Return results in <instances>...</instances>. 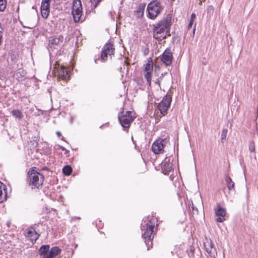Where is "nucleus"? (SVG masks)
Wrapping results in <instances>:
<instances>
[{
  "mask_svg": "<svg viewBox=\"0 0 258 258\" xmlns=\"http://www.w3.org/2000/svg\"><path fill=\"white\" fill-rule=\"evenodd\" d=\"M69 152L70 151L66 149V150H65L64 151V154L66 155L67 156H69Z\"/></svg>",
  "mask_w": 258,
  "mask_h": 258,
  "instance_id": "nucleus-38",
  "label": "nucleus"
},
{
  "mask_svg": "<svg viewBox=\"0 0 258 258\" xmlns=\"http://www.w3.org/2000/svg\"><path fill=\"white\" fill-rule=\"evenodd\" d=\"M173 53L170 48H167L161 56V60L166 67L170 66L172 62Z\"/></svg>",
  "mask_w": 258,
  "mask_h": 258,
  "instance_id": "nucleus-10",
  "label": "nucleus"
},
{
  "mask_svg": "<svg viewBox=\"0 0 258 258\" xmlns=\"http://www.w3.org/2000/svg\"><path fill=\"white\" fill-rule=\"evenodd\" d=\"M214 7L213 6H209L207 8V11L209 13H213L214 12Z\"/></svg>",
  "mask_w": 258,
  "mask_h": 258,
  "instance_id": "nucleus-34",
  "label": "nucleus"
},
{
  "mask_svg": "<svg viewBox=\"0 0 258 258\" xmlns=\"http://www.w3.org/2000/svg\"><path fill=\"white\" fill-rule=\"evenodd\" d=\"M44 180V175L37 171L35 168L30 169L28 172L27 181L32 189L41 188Z\"/></svg>",
  "mask_w": 258,
  "mask_h": 258,
  "instance_id": "nucleus-3",
  "label": "nucleus"
},
{
  "mask_svg": "<svg viewBox=\"0 0 258 258\" xmlns=\"http://www.w3.org/2000/svg\"><path fill=\"white\" fill-rule=\"evenodd\" d=\"M144 72L153 71V62L151 58H149L148 60V62L145 65Z\"/></svg>",
  "mask_w": 258,
  "mask_h": 258,
  "instance_id": "nucleus-22",
  "label": "nucleus"
},
{
  "mask_svg": "<svg viewBox=\"0 0 258 258\" xmlns=\"http://www.w3.org/2000/svg\"><path fill=\"white\" fill-rule=\"evenodd\" d=\"M49 249L50 246L49 245H42L39 249V254L40 256H42L43 258H45L48 255Z\"/></svg>",
  "mask_w": 258,
  "mask_h": 258,
  "instance_id": "nucleus-17",
  "label": "nucleus"
},
{
  "mask_svg": "<svg viewBox=\"0 0 258 258\" xmlns=\"http://www.w3.org/2000/svg\"><path fill=\"white\" fill-rule=\"evenodd\" d=\"M196 15L195 13H192L190 17V21L194 22L195 21V19H196Z\"/></svg>",
  "mask_w": 258,
  "mask_h": 258,
  "instance_id": "nucleus-35",
  "label": "nucleus"
},
{
  "mask_svg": "<svg viewBox=\"0 0 258 258\" xmlns=\"http://www.w3.org/2000/svg\"><path fill=\"white\" fill-rule=\"evenodd\" d=\"M118 118L124 131H128L131 123L134 121L135 117L133 116V112L126 111L125 112H120L118 115Z\"/></svg>",
  "mask_w": 258,
  "mask_h": 258,
  "instance_id": "nucleus-5",
  "label": "nucleus"
},
{
  "mask_svg": "<svg viewBox=\"0 0 258 258\" xmlns=\"http://www.w3.org/2000/svg\"><path fill=\"white\" fill-rule=\"evenodd\" d=\"M11 113L13 116L16 118L21 119L23 118L22 112L20 110L14 109L12 111Z\"/></svg>",
  "mask_w": 258,
  "mask_h": 258,
  "instance_id": "nucleus-24",
  "label": "nucleus"
},
{
  "mask_svg": "<svg viewBox=\"0 0 258 258\" xmlns=\"http://www.w3.org/2000/svg\"><path fill=\"white\" fill-rule=\"evenodd\" d=\"M102 0H90V2L91 3V7L92 9L96 8L98 4L102 1Z\"/></svg>",
  "mask_w": 258,
  "mask_h": 258,
  "instance_id": "nucleus-30",
  "label": "nucleus"
},
{
  "mask_svg": "<svg viewBox=\"0 0 258 258\" xmlns=\"http://www.w3.org/2000/svg\"><path fill=\"white\" fill-rule=\"evenodd\" d=\"M3 28H2V25L0 23V35H3Z\"/></svg>",
  "mask_w": 258,
  "mask_h": 258,
  "instance_id": "nucleus-41",
  "label": "nucleus"
},
{
  "mask_svg": "<svg viewBox=\"0 0 258 258\" xmlns=\"http://www.w3.org/2000/svg\"><path fill=\"white\" fill-rule=\"evenodd\" d=\"M161 81V80L160 79L158 78L156 80V81L155 83L158 84L159 85V86H160V83Z\"/></svg>",
  "mask_w": 258,
  "mask_h": 258,
  "instance_id": "nucleus-40",
  "label": "nucleus"
},
{
  "mask_svg": "<svg viewBox=\"0 0 258 258\" xmlns=\"http://www.w3.org/2000/svg\"><path fill=\"white\" fill-rule=\"evenodd\" d=\"M249 151L250 152H255V144L253 141H251L249 143Z\"/></svg>",
  "mask_w": 258,
  "mask_h": 258,
  "instance_id": "nucleus-31",
  "label": "nucleus"
},
{
  "mask_svg": "<svg viewBox=\"0 0 258 258\" xmlns=\"http://www.w3.org/2000/svg\"><path fill=\"white\" fill-rule=\"evenodd\" d=\"M193 23L192 22H190L189 21V23L188 25V26H187V29L189 30V29H190L191 27H192V26L193 25Z\"/></svg>",
  "mask_w": 258,
  "mask_h": 258,
  "instance_id": "nucleus-36",
  "label": "nucleus"
},
{
  "mask_svg": "<svg viewBox=\"0 0 258 258\" xmlns=\"http://www.w3.org/2000/svg\"><path fill=\"white\" fill-rule=\"evenodd\" d=\"M167 74V73H165L164 74H162L160 76V77L159 78V79H160L161 80H162L163 78L164 77V75Z\"/></svg>",
  "mask_w": 258,
  "mask_h": 258,
  "instance_id": "nucleus-37",
  "label": "nucleus"
},
{
  "mask_svg": "<svg viewBox=\"0 0 258 258\" xmlns=\"http://www.w3.org/2000/svg\"><path fill=\"white\" fill-rule=\"evenodd\" d=\"M56 134L58 138H60V137H61V133H60V132H58H58H57L56 133Z\"/></svg>",
  "mask_w": 258,
  "mask_h": 258,
  "instance_id": "nucleus-39",
  "label": "nucleus"
},
{
  "mask_svg": "<svg viewBox=\"0 0 258 258\" xmlns=\"http://www.w3.org/2000/svg\"><path fill=\"white\" fill-rule=\"evenodd\" d=\"M228 133V130L226 128L223 129L221 135V139L223 143L226 140L227 134Z\"/></svg>",
  "mask_w": 258,
  "mask_h": 258,
  "instance_id": "nucleus-27",
  "label": "nucleus"
},
{
  "mask_svg": "<svg viewBox=\"0 0 258 258\" xmlns=\"http://www.w3.org/2000/svg\"><path fill=\"white\" fill-rule=\"evenodd\" d=\"M206 249L207 252L211 255L214 254L216 250L215 248L213 246V244L212 243H210L209 247H206Z\"/></svg>",
  "mask_w": 258,
  "mask_h": 258,
  "instance_id": "nucleus-29",
  "label": "nucleus"
},
{
  "mask_svg": "<svg viewBox=\"0 0 258 258\" xmlns=\"http://www.w3.org/2000/svg\"><path fill=\"white\" fill-rule=\"evenodd\" d=\"M225 182L226 185L229 190H235V183L232 181L230 177L227 176L225 177Z\"/></svg>",
  "mask_w": 258,
  "mask_h": 258,
  "instance_id": "nucleus-18",
  "label": "nucleus"
},
{
  "mask_svg": "<svg viewBox=\"0 0 258 258\" xmlns=\"http://www.w3.org/2000/svg\"><path fill=\"white\" fill-rule=\"evenodd\" d=\"M72 14L73 16L74 20L75 22H78L80 20L82 14V10H78L72 11Z\"/></svg>",
  "mask_w": 258,
  "mask_h": 258,
  "instance_id": "nucleus-19",
  "label": "nucleus"
},
{
  "mask_svg": "<svg viewBox=\"0 0 258 258\" xmlns=\"http://www.w3.org/2000/svg\"><path fill=\"white\" fill-rule=\"evenodd\" d=\"M172 166L173 164L170 159L165 158L161 163L162 172L165 175H168L173 170Z\"/></svg>",
  "mask_w": 258,
  "mask_h": 258,
  "instance_id": "nucleus-14",
  "label": "nucleus"
},
{
  "mask_svg": "<svg viewBox=\"0 0 258 258\" xmlns=\"http://www.w3.org/2000/svg\"><path fill=\"white\" fill-rule=\"evenodd\" d=\"M115 48L113 47V44L111 43H108L105 45L103 48L100 56L98 58H95V62L97 63V61L100 59L102 61H105L107 60L108 55L111 56L112 55H114V51Z\"/></svg>",
  "mask_w": 258,
  "mask_h": 258,
  "instance_id": "nucleus-7",
  "label": "nucleus"
},
{
  "mask_svg": "<svg viewBox=\"0 0 258 258\" xmlns=\"http://www.w3.org/2000/svg\"><path fill=\"white\" fill-rule=\"evenodd\" d=\"M63 37L59 36L58 37H53L49 40L48 44V51L50 55L51 54L52 52L57 53L58 49L60 48V43L62 42Z\"/></svg>",
  "mask_w": 258,
  "mask_h": 258,
  "instance_id": "nucleus-8",
  "label": "nucleus"
},
{
  "mask_svg": "<svg viewBox=\"0 0 258 258\" xmlns=\"http://www.w3.org/2000/svg\"><path fill=\"white\" fill-rule=\"evenodd\" d=\"M82 10V3L80 0H74L72 11Z\"/></svg>",
  "mask_w": 258,
  "mask_h": 258,
  "instance_id": "nucleus-23",
  "label": "nucleus"
},
{
  "mask_svg": "<svg viewBox=\"0 0 258 258\" xmlns=\"http://www.w3.org/2000/svg\"><path fill=\"white\" fill-rule=\"evenodd\" d=\"M7 0H0V12H3L6 8Z\"/></svg>",
  "mask_w": 258,
  "mask_h": 258,
  "instance_id": "nucleus-28",
  "label": "nucleus"
},
{
  "mask_svg": "<svg viewBox=\"0 0 258 258\" xmlns=\"http://www.w3.org/2000/svg\"><path fill=\"white\" fill-rule=\"evenodd\" d=\"M146 5L145 4H140L135 11L136 15L138 18L143 17Z\"/></svg>",
  "mask_w": 258,
  "mask_h": 258,
  "instance_id": "nucleus-20",
  "label": "nucleus"
},
{
  "mask_svg": "<svg viewBox=\"0 0 258 258\" xmlns=\"http://www.w3.org/2000/svg\"><path fill=\"white\" fill-rule=\"evenodd\" d=\"M7 186L0 181V203L7 199Z\"/></svg>",
  "mask_w": 258,
  "mask_h": 258,
  "instance_id": "nucleus-16",
  "label": "nucleus"
},
{
  "mask_svg": "<svg viewBox=\"0 0 258 258\" xmlns=\"http://www.w3.org/2000/svg\"><path fill=\"white\" fill-rule=\"evenodd\" d=\"M61 249L58 246L52 247L49 249V252L45 258H54L55 256L60 254Z\"/></svg>",
  "mask_w": 258,
  "mask_h": 258,
  "instance_id": "nucleus-15",
  "label": "nucleus"
},
{
  "mask_svg": "<svg viewBox=\"0 0 258 258\" xmlns=\"http://www.w3.org/2000/svg\"><path fill=\"white\" fill-rule=\"evenodd\" d=\"M157 222V220L156 218L152 217L144 225L142 223L141 225V229L144 231L142 236L145 240V243L148 250L152 247V240L154 237L152 235L154 232V229Z\"/></svg>",
  "mask_w": 258,
  "mask_h": 258,
  "instance_id": "nucleus-2",
  "label": "nucleus"
},
{
  "mask_svg": "<svg viewBox=\"0 0 258 258\" xmlns=\"http://www.w3.org/2000/svg\"><path fill=\"white\" fill-rule=\"evenodd\" d=\"M72 172V168L70 165H66L62 168V173L64 175L69 176Z\"/></svg>",
  "mask_w": 258,
  "mask_h": 258,
  "instance_id": "nucleus-26",
  "label": "nucleus"
},
{
  "mask_svg": "<svg viewBox=\"0 0 258 258\" xmlns=\"http://www.w3.org/2000/svg\"><path fill=\"white\" fill-rule=\"evenodd\" d=\"M172 99V94H170L168 92L161 101L159 103L157 108L163 116H165L167 114V111L170 106Z\"/></svg>",
  "mask_w": 258,
  "mask_h": 258,
  "instance_id": "nucleus-6",
  "label": "nucleus"
},
{
  "mask_svg": "<svg viewBox=\"0 0 258 258\" xmlns=\"http://www.w3.org/2000/svg\"><path fill=\"white\" fill-rule=\"evenodd\" d=\"M164 6L159 0H153L150 2L147 6V17L152 20H155L162 12Z\"/></svg>",
  "mask_w": 258,
  "mask_h": 258,
  "instance_id": "nucleus-4",
  "label": "nucleus"
},
{
  "mask_svg": "<svg viewBox=\"0 0 258 258\" xmlns=\"http://www.w3.org/2000/svg\"><path fill=\"white\" fill-rule=\"evenodd\" d=\"M54 148L56 150L61 149V150H62L63 151H65V150H66V149L64 147L61 146L60 145H55Z\"/></svg>",
  "mask_w": 258,
  "mask_h": 258,
  "instance_id": "nucleus-33",
  "label": "nucleus"
},
{
  "mask_svg": "<svg viewBox=\"0 0 258 258\" xmlns=\"http://www.w3.org/2000/svg\"><path fill=\"white\" fill-rule=\"evenodd\" d=\"M191 209L193 214L198 215V210L197 208L195 207L194 204L192 203Z\"/></svg>",
  "mask_w": 258,
  "mask_h": 258,
  "instance_id": "nucleus-32",
  "label": "nucleus"
},
{
  "mask_svg": "<svg viewBox=\"0 0 258 258\" xmlns=\"http://www.w3.org/2000/svg\"><path fill=\"white\" fill-rule=\"evenodd\" d=\"M59 75L61 77L62 80H66L69 78L68 71L64 67H61L59 71Z\"/></svg>",
  "mask_w": 258,
  "mask_h": 258,
  "instance_id": "nucleus-21",
  "label": "nucleus"
},
{
  "mask_svg": "<svg viewBox=\"0 0 258 258\" xmlns=\"http://www.w3.org/2000/svg\"><path fill=\"white\" fill-rule=\"evenodd\" d=\"M38 225L39 224H35L25 231V236L28 238L32 243L35 242L40 236V234L37 232V227Z\"/></svg>",
  "mask_w": 258,
  "mask_h": 258,
  "instance_id": "nucleus-9",
  "label": "nucleus"
},
{
  "mask_svg": "<svg viewBox=\"0 0 258 258\" xmlns=\"http://www.w3.org/2000/svg\"><path fill=\"white\" fill-rule=\"evenodd\" d=\"M172 24V15H166L162 20L154 25L153 37L158 41L166 39L170 35V27Z\"/></svg>",
  "mask_w": 258,
  "mask_h": 258,
  "instance_id": "nucleus-1",
  "label": "nucleus"
},
{
  "mask_svg": "<svg viewBox=\"0 0 258 258\" xmlns=\"http://www.w3.org/2000/svg\"><path fill=\"white\" fill-rule=\"evenodd\" d=\"M215 213L216 216L218 217L216 220V222L221 223L225 220L226 209L222 208L220 204H217L216 208L215 209Z\"/></svg>",
  "mask_w": 258,
  "mask_h": 258,
  "instance_id": "nucleus-12",
  "label": "nucleus"
},
{
  "mask_svg": "<svg viewBox=\"0 0 258 258\" xmlns=\"http://www.w3.org/2000/svg\"><path fill=\"white\" fill-rule=\"evenodd\" d=\"M195 31H196V27L195 26L194 28V29H193V33L194 34L195 33Z\"/></svg>",
  "mask_w": 258,
  "mask_h": 258,
  "instance_id": "nucleus-44",
  "label": "nucleus"
},
{
  "mask_svg": "<svg viewBox=\"0 0 258 258\" xmlns=\"http://www.w3.org/2000/svg\"><path fill=\"white\" fill-rule=\"evenodd\" d=\"M61 140H63V137H62Z\"/></svg>",
  "mask_w": 258,
  "mask_h": 258,
  "instance_id": "nucleus-46",
  "label": "nucleus"
},
{
  "mask_svg": "<svg viewBox=\"0 0 258 258\" xmlns=\"http://www.w3.org/2000/svg\"><path fill=\"white\" fill-rule=\"evenodd\" d=\"M167 143L166 139H160L155 141L152 146V150L155 154H160L163 150Z\"/></svg>",
  "mask_w": 258,
  "mask_h": 258,
  "instance_id": "nucleus-11",
  "label": "nucleus"
},
{
  "mask_svg": "<svg viewBox=\"0 0 258 258\" xmlns=\"http://www.w3.org/2000/svg\"><path fill=\"white\" fill-rule=\"evenodd\" d=\"M10 224H11V223H10V222H7V225H8V227H9V226H10Z\"/></svg>",
  "mask_w": 258,
  "mask_h": 258,
  "instance_id": "nucleus-45",
  "label": "nucleus"
},
{
  "mask_svg": "<svg viewBox=\"0 0 258 258\" xmlns=\"http://www.w3.org/2000/svg\"><path fill=\"white\" fill-rule=\"evenodd\" d=\"M2 38H3V35H0V45H1V43L2 42Z\"/></svg>",
  "mask_w": 258,
  "mask_h": 258,
  "instance_id": "nucleus-42",
  "label": "nucleus"
},
{
  "mask_svg": "<svg viewBox=\"0 0 258 258\" xmlns=\"http://www.w3.org/2000/svg\"><path fill=\"white\" fill-rule=\"evenodd\" d=\"M50 0H42L41 5V13L42 17L46 19L48 18L50 12Z\"/></svg>",
  "mask_w": 258,
  "mask_h": 258,
  "instance_id": "nucleus-13",
  "label": "nucleus"
},
{
  "mask_svg": "<svg viewBox=\"0 0 258 258\" xmlns=\"http://www.w3.org/2000/svg\"><path fill=\"white\" fill-rule=\"evenodd\" d=\"M43 170H48V168L46 167H44L43 168H42V169Z\"/></svg>",
  "mask_w": 258,
  "mask_h": 258,
  "instance_id": "nucleus-43",
  "label": "nucleus"
},
{
  "mask_svg": "<svg viewBox=\"0 0 258 258\" xmlns=\"http://www.w3.org/2000/svg\"><path fill=\"white\" fill-rule=\"evenodd\" d=\"M153 71L145 72L144 77L149 86H151L152 80V73Z\"/></svg>",
  "mask_w": 258,
  "mask_h": 258,
  "instance_id": "nucleus-25",
  "label": "nucleus"
}]
</instances>
